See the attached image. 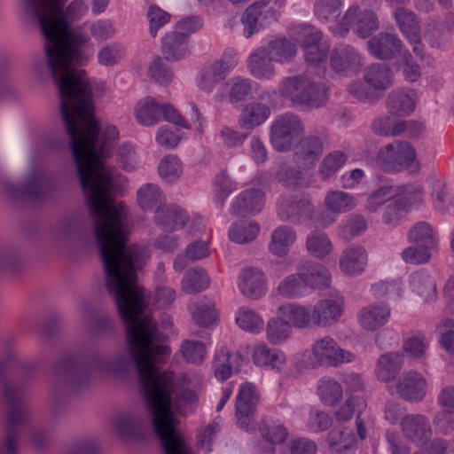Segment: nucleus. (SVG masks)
Returning <instances> with one entry per match:
<instances>
[{"mask_svg": "<svg viewBox=\"0 0 454 454\" xmlns=\"http://www.w3.org/2000/svg\"><path fill=\"white\" fill-rule=\"evenodd\" d=\"M85 43L69 42L46 48V63L36 62L34 69L41 78L47 72L58 86L60 113L98 249H125L129 247L131 217L123 202L115 203L112 194L115 169L105 164L119 132L114 126H108L100 134V124L92 111L89 78L84 70L74 67L82 61Z\"/></svg>", "mask_w": 454, "mask_h": 454, "instance_id": "obj_1", "label": "nucleus"}, {"mask_svg": "<svg viewBox=\"0 0 454 454\" xmlns=\"http://www.w3.org/2000/svg\"><path fill=\"white\" fill-rule=\"evenodd\" d=\"M99 253L106 270L107 290L125 324L129 354L121 353L113 357L93 355L88 358L81 354L63 355L54 367L51 387L56 398L63 394L87 389L95 373L121 375L129 370L132 363L137 368L130 348L129 330L152 325L156 329L154 342L159 344L157 324L151 316L145 314L148 301L144 288L137 285V271L148 257V247L132 244L125 249H104Z\"/></svg>", "mask_w": 454, "mask_h": 454, "instance_id": "obj_2", "label": "nucleus"}, {"mask_svg": "<svg viewBox=\"0 0 454 454\" xmlns=\"http://www.w3.org/2000/svg\"><path fill=\"white\" fill-rule=\"evenodd\" d=\"M156 329L153 325L129 330L130 348L138 369L139 388L146 411L153 422V432L160 442L163 454H193L180 429V420L173 408L180 411L184 406L198 401L194 390L178 391L179 383L169 371H160L170 355V348L154 342Z\"/></svg>", "mask_w": 454, "mask_h": 454, "instance_id": "obj_3", "label": "nucleus"}, {"mask_svg": "<svg viewBox=\"0 0 454 454\" xmlns=\"http://www.w3.org/2000/svg\"><path fill=\"white\" fill-rule=\"evenodd\" d=\"M27 19L36 23L43 35L44 49L69 42L87 43L88 37L71 27L63 12L62 0H23Z\"/></svg>", "mask_w": 454, "mask_h": 454, "instance_id": "obj_4", "label": "nucleus"}, {"mask_svg": "<svg viewBox=\"0 0 454 454\" xmlns=\"http://www.w3.org/2000/svg\"><path fill=\"white\" fill-rule=\"evenodd\" d=\"M281 97L303 111L317 109L329 100V88L317 83L305 74L286 77L279 86Z\"/></svg>", "mask_w": 454, "mask_h": 454, "instance_id": "obj_5", "label": "nucleus"}, {"mask_svg": "<svg viewBox=\"0 0 454 454\" xmlns=\"http://www.w3.org/2000/svg\"><path fill=\"white\" fill-rule=\"evenodd\" d=\"M161 115L168 122L187 129L192 128L171 104L165 103L160 105L152 97H146L140 100L135 107V117L138 123L144 126L149 127L157 124Z\"/></svg>", "mask_w": 454, "mask_h": 454, "instance_id": "obj_6", "label": "nucleus"}, {"mask_svg": "<svg viewBox=\"0 0 454 454\" xmlns=\"http://www.w3.org/2000/svg\"><path fill=\"white\" fill-rule=\"evenodd\" d=\"M304 130L303 122L298 115L291 113L278 115L270 127L272 146L278 152H288Z\"/></svg>", "mask_w": 454, "mask_h": 454, "instance_id": "obj_7", "label": "nucleus"}, {"mask_svg": "<svg viewBox=\"0 0 454 454\" xmlns=\"http://www.w3.org/2000/svg\"><path fill=\"white\" fill-rule=\"evenodd\" d=\"M3 193L11 200H28L41 201L46 195L49 188V179L41 172L28 175L23 186L16 185L10 180L4 178L0 183Z\"/></svg>", "mask_w": 454, "mask_h": 454, "instance_id": "obj_8", "label": "nucleus"}, {"mask_svg": "<svg viewBox=\"0 0 454 454\" xmlns=\"http://www.w3.org/2000/svg\"><path fill=\"white\" fill-rule=\"evenodd\" d=\"M270 1L255 2L246 10L242 22L245 26L244 33L247 38L277 21L278 12L273 7L269 6Z\"/></svg>", "mask_w": 454, "mask_h": 454, "instance_id": "obj_9", "label": "nucleus"}, {"mask_svg": "<svg viewBox=\"0 0 454 454\" xmlns=\"http://www.w3.org/2000/svg\"><path fill=\"white\" fill-rule=\"evenodd\" d=\"M4 397L8 405L6 431L20 434V430L29 423V409L18 390L11 385L4 387Z\"/></svg>", "mask_w": 454, "mask_h": 454, "instance_id": "obj_10", "label": "nucleus"}, {"mask_svg": "<svg viewBox=\"0 0 454 454\" xmlns=\"http://www.w3.org/2000/svg\"><path fill=\"white\" fill-rule=\"evenodd\" d=\"M313 356L319 365L337 366L353 359V354L339 347L331 337L317 340L311 348Z\"/></svg>", "mask_w": 454, "mask_h": 454, "instance_id": "obj_11", "label": "nucleus"}, {"mask_svg": "<svg viewBox=\"0 0 454 454\" xmlns=\"http://www.w3.org/2000/svg\"><path fill=\"white\" fill-rule=\"evenodd\" d=\"M314 207L307 198L282 197L278 215L282 220L297 224L312 217Z\"/></svg>", "mask_w": 454, "mask_h": 454, "instance_id": "obj_12", "label": "nucleus"}, {"mask_svg": "<svg viewBox=\"0 0 454 454\" xmlns=\"http://www.w3.org/2000/svg\"><path fill=\"white\" fill-rule=\"evenodd\" d=\"M404 438L416 445L423 444L432 436L429 419L422 414H407L401 420Z\"/></svg>", "mask_w": 454, "mask_h": 454, "instance_id": "obj_13", "label": "nucleus"}, {"mask_svg": "<svg viewBox=\"0 0 454 454\" xmlns=\"http://www.w3.org/2000/svg\"><path fill=\"white\" fill-rule=\"evenodd\" d=\"M342 309V298L337 297L323 299L313 308L312 322L318 327L331 326L340 319Z\"/></svg>", "mask_w": 454, "mask_h": 454, "instance_id": "obj_14", "label": "nucleus"}, {"mask_svg": "<svg viewBox=\"0 0 454 454\" xmlns=\"http://www.w3.org/2000/svg\"><path fill=\"white\" fill-rule=\"evenodd\" d=\"M85 235L84 222L78 216L71 215L59 221L51 231L56 245L79 240Z\"/></svg>", "mask_w": 454, "mask_h": 454, "instance_id": "obj_15", "label": "nucleus"}, {"mask_svg": "<svg viewBox=\"0 0 454 454\" xmlns=\"http://www.w3.org/2000/svg\"><path fill=\"white\" fill-rule=\"evenodd\" d=\"M399 29L412 45L414 53L422 59L421 28L417 15L408 9L399 7Z\"/></svg>", "mask_w": 454, "mask_h": 454, "instance_id": "obj_16", "label": "nucleus"}, {"mask_svg": "<svg viewBox=\"0 0 454 454\" xmlns=\"http://www.w3.org/2000/svg\"><path fill=\"white\" fill-rule=\"evenodd\" d=\"M357 6H351L343 17V24L352 26L354 31L362 38H366L379 28L375 13L372 11L359 12Z\"/></svg>", "mask_w": 454, "mask_h": 454, "instance_id": "obj_17", "label": "nucleus"}, {"mask_svg": "<svg viewBox=\"0 0 454 454\" xmlns=\"http://www.w3.org/2000/svg\"><path fill=\"white\" fill-rule=\"evenodd\" d=\"M332 68L336 73L356 74L360 69L361 59L357 51L349 45L334 49L330 57Z\"/></svg>", "mask_w": 454, "mask_h": 454, "instance_id": "obj_18", "label": "nucleus"}, {"mask_svg": "<svg viewBox=\"0 0 454 454\" xmlns=\"http://www.w3.org/2000/svg\"><path fill=\"white\" fill-rule=\"evenodd\" d=\"M258 402L259 395L256 392L255 386L250 382L243 384L239 391L235 404L236 416L239 423L247 426L249 418L256 411Z\"/></svg>", "mask_w": 454, "mask_h": 454, "instance_id": "obj_19", "label": "nucleus"}, {"mask_svg": "<svg viewBox=\"0 0 454 454\" xmlns=\"http://www.w3.org/2000/svg\"><path fill=\"white\" fill-rule=\"evenodd\" d=\"M161 51L168 61H178L189 54L188 39L183 31L175 29L165 34L161 40Z\"/></svg>", "mask_w": 454, "mask_h": 454, "instance_id": "obj_20", "label": "nucleus"}, {"mask_svg": "<svg viewBox=\"0 0 454 454\" xmlns=\"http://www.w3.org/2000/svg\"><path fill=\"white\" fill-rule=\"evenodd\" d=\"M264 197L261 189H247L235 199L231 211L236 215L258 213L264 207Z\"/></svg>", "mask_w": 454, "mask_h": 454, "instance_id": "obj_21", "label": "nucleus"}, {"mask_svg": "<svg viewBox=\"0 0 454 454\" xmlns=\"http://www.w3.org/2000/svg\"><path fill=\"white\" fill-rule=\"evenodd\" d=\"M323 152L322 140L317 136L309 135L301 139L294 157L297 163L309 168L320 159Z\"/></svg>", "mask_w": 454, "mask_h": 454, "instance_id": "obj_22", "label": "nucleus"}, {"mask_svg": "<svg viewBox=\"0 0 454 454\" xmlns=\"http://www.w3.org/2000/svg\"><path fill=\"white\" fill-rule=\"evenodd\" d=\"M237 65L233 58L222 59L202 71L200 87L204 91L209 92L215 84L225 79L227 73Z\"/></svg>", "mask_w": 454, "mask_h": 454, "instance_id": "obj_23", "label": "nucleus"}, {"mask_svg": "<svg viewBox=\"0 0 454 454\" xmlns=\"http://www.w3.org/2000/svg\"><path fill=\"white\" fill-rule=\"evenodd\" d=\"M297 270L305 286H309L312 288H322L329 285V271L320 263L307 261L302 262Z\"/></svg>", "mask_w": 454, "mask_h": 454, "instance_id": "obj_24", "label": "nucleus"}, {"mask_svg": "<svg viewBox=\"0 0 454 454\" xmlns=\"http://www.w3.org/2000/svg\"><path fill=\"white\" fill-rule=\"evenodd\" d=\"M187 222L186 212L176 205L162 206L155 212V223L168 231L181 229Z\"/></svg>", "mask_w": 454, "mask_h": 454, "instance_id": "obj_25", "label": "nucleus"}, {"mask_svg": "<svg viewBox=\"0 0 454 454\" xmlns=\"http://www.w3.org/2000/svg\"><path fill=\"white\" fill-rule=\"evenodd\" d=\"M427 393L426 380L416 372H409L402 382L399 381V395L411 403L420 402Z\"/></svg>", "mask_w": 454, "mask_h": 454, "instance_id": "obj_26", "label": "nucleus"}, {"mask_svg": "<svg viewBox=\"0 0 454 454\" xmlns=\"http://www.w3.org/2000/svg\"><path fill=\"white\" fill-rule=\"evenodd\" d=\"M239 287L244 295L250 299H259L266 292L264 274L254 268L244 270L240 275Z\"/></svg>", "mask_w": 454, "mask_h": 454, "instance_id": "obj_27", "label": "nucleus"}, {"mask_svg": "<svg viewBox=\"0 0 454 454\" xmlns=\"http://www.w3.org/2000/svg\"><path fill=\"white\" fill-rule=\"evenodd\" d=\"M370 52L377 59L388 60L395 57L397 38L391 33H379L367 42Z\"/></svg>", "mask_w": 454, "mask_h": 454, "instance_id": "obj_28", "label": "nucleus"}, {"mask_svg": "<svg viewBox=\"0 0 454 454\" xmlns=\"http://www.w3.org/2000/svg\"><path fill=\"white\" fill-rule=\"evenodd\" d=\"M364 80L375 92L382 95V91L392 85L394 75L387 65L374 63L366 68Z\"/></svg>", "mask_w": 454, "mask_h": 454, "instance_id": "obj_29", "label": "nucleus"}, {"mask_svg": "<svg viewBox=\"0 0 454 454\" xmlns=\"http://www.w3.org/2000/svg\"><path fill=\"white\" fill-rule=\"evenodd\" d=\"M388 114L375 120L372 124V131L379 136H395L397 134V96L391 93L387 100Z\"/></svg>", "mask_w": 454, "mask_h": 454, "instance_id": "obj_30", "label": "nucleus"}, {"mask_svg": "<svg viewBox=\"0 0 454 454\" xmlns=\"http://www.w3.org/2000/svg\"><path fill=\"white\" fill-rule=\"evenodd\" d=\"M272 60L275 59L266 47H260L248 58V68L256 78L270 79L275 74Z\"/></svg>", "mask_w": 454, "mask_h": 454, "instance_id": "obj_31", "label": "nucleus"}, {"mask_svg": "<svg viewBox=\"0 0 454 454\" xmlns=\"http://www.w3.org/2000/svg\"><path fill=\"white\" fill-rule=\"evenodd\" d=\"M424 191L420 184L414 182L399 185V212H411L424 203Z\"/></svg>", "mask_w": 454, "mask_h": 454, "instance_id": "obj_32", "label": "nucleus"}, {"mask_svg": "<svg viewBox=\"0 0 454 454\" xmlns=\"http://www.w3.org/2000/svg\"><path fill=\"white\" fill-rule=\"evenodd\" d=\"M331 454H354L356 439L351 430L334 428L327 436Z\"/></svg>", "mask_w": 454, "mask_h": 454, "instance_id": "obj_33", "label": "nucleus"}, {"mask_svg": "<svg viewBox=\"0 0 454 454\" xmlns=\"http://www.w3.org/2000/svg\"><path fill=\"white\" fill-rule=\"evenodd\" d=\"M390 316V309L384 304H374L364 307L360 314L359 320L362 326L368 331H374L384 325Z\"/></svg>", "mask_w": 454, "mask_h": 454, "instance_id": "obj_34", "label": "nucleus"}, {"mask_svg": "<svg viewBox=\"0 0 454 454\" xmlns=\"http://www.w3.org/2000/svg\"><path fill=\"white\" fill-rule=\"evenodd\" d=\"M367 264V254L362 247H348L340 260V270L348 275L361 273Z\"/></svg>", "mask_w": 454, "mask_h": 454, "instance_id": "obj_35", "label": "nucleus"}, {"mask_svg": "<svg viewBox=\"0 0 454 454\" xmlns=\"http://www.w3.org/2000/svg\"><path fill=\"white\" fill-rule=\"evenodd\" d=\"M295 240L294 229L287 225H281L273 231L269 249L274 255L283 257L288 254L290 247Z\"/></svg>", "mask_w": 454, "mask_h": 454, "instance_id": "obj_36", "label": "nucleus"}, {"mask_svg": "<svg viewBox=\"0 0 454 454\" xmlns=\"http://www.w3.org/2000/svg\"><path fill=\"white\" fill-rule=\"evenodd\" d=\"M270 109L262 103L247 105L239 118V125L246 129H253L262 124L270 116Z\"/></svg>", "mask_w": 454, "mask_h": 454, "instance_id": "obj_37", "label": "nucleus"}, {"mask_svg": "<svg viewBox=\"0 0 454 454\" xmlns=\"http://www.w3.org/2000/svg\"><path fill=\"white\" fill-rule=\"evenodd\" d=\"M421 171V163L414 145L409 141L399 140V173L406 172L416 176Z\"/></svg>", "mask_w": 454, "mask_h": 454, "instance_id": "obj_38", "label": "nucleus"}, {"mask_svg": "<svg viewBox=\"0 0 454 454\" xmlns=\"http://www.w3.org/2000/svg\"><path fill=\"white\" fill-rule=\"evenodd\" d=\"M278 313L285 317L291 326L307 328L312 322V311L309 308L288 303L278 308Z\"/></svg>", "mask_w": 454, "mask_h": 454, "instance_id": "obj_39", "label": "nucleus"}, {"mask_svg": "<svg viewBox=\"0 0 454 454\" xmlns=\"http://www.w3.org/2000/svg\"><path fill=\"white\" fill-rule=\"evenodd\" d=\"M113 427L121 437L133 439L140 434L141 420L134 414H119L113 419Z\"/></svg>", "mask_w": 454, "mask_h": 454, "instance_id": "obj_40", "label": "nucleus"}, {"mask_svg": "<svg viewBox=\"0 0 454 454\" xmlns=\"http://www.w3.org/2000/svg\"><path fill=\"white\" fill-rule=\"evenodd\" d=\"M210 278L202 268H192L187 270L182 281V290L188 294H198L207 288Z\"/></svg>", "mask_w": 454, "mask_h": 454, "instance_id": "obj_41", "label": "nucleus"}, {"mask_svg": "<svg viewBox=\"0 0 454 454\" xmlns=\"http://www.w3.org/2000/svg\"><path fill=\"white\" fill-rule=\"evenodd\" d=\"M137 200L144 211H149L160 207L164 196L157 185L145 184L137 191Z\"/></svg>", "mask_w": 454, "mask_h": 454, "instance_id": "obj_42", "label": "nucleus"}, {"mask_svg": "<svg viewBox=\"0 0 454 454\" xmlns=\"http://www.w3.org/2000/svg\"><path fill=\"white\" fill-rule=\"evenodd\" d=\"M407 238L418 247L434 249L436 244L432 225L424 221L415 223L409 230Z\"/></svg>", "mask_w": 454, "mask_h": 454, "instance_id": "obj_43", "label": "nucleus"}, {"mask_svg": "<svg viewBox=\"0 0 454 454\" xmlns=\"http://www.w3.org/2000/svg\"><path fill=\"white\" fill-rule=\"evenodd\" d=\"M262 437L271 444H282L288 437L287 428L278 420L264 419L260 425Z\"/></svg>", "mask_w": 454, "mask_h": 454, "instance_id": "obj_44", "label": "nucleus"}, {"mask_svg": "<svg viewBox=\"0 0 454 454\" xmlns=\"http://www.w3.org/2000/svg\"><path fill=\"white\" fill-rule=\"evenodd\" d=\"M410 284L412 290L427 301L435 296V282L426 271L420 270L411 274Z\"/></svg>", "mask_w": 454, "mask_h": 454, "instance_id": "obj_45", "label": "nucleus"}, {"mask_svg": "<svg viewBox=\"0 0 454 454\" xmlns=\"http://www.w3.org/2000/svg\"><path fill=\"white\" fill-rule=\"evenodd\" d=\"M253 360L256 365L278 367L286 362L285 355L278 349H271L265 344L257 346L253 353Z\"/></svg>", "mask_w": 454, "mask_h": 454, "instance_id": "obj_46", "label": "nucleus"}, {"mask_svg": "<svg viewBox=\"0 0 454 454\" xmlns=\"http://www.w3.org/2000/svg\"><path fill=\"white\" fill-rule=\"evenodd\" d=\"M427 347L428 340L426 335L418 331L404 340L403 345V355L411 359H420L424 357Z\"/></svg>", "mask_w": 454, "mask_h": 454, "instance_id": "obj_47", "label": "nucleus"}, {"mask_svg": "<svg viewBox=\"0 0 454 454\" xmlns=\"http://www.w3.org/2000/svg\"><path fill=\"white\" fill-rule=\"evenodd\" d=\"M266 49L276 61L281 63L289 62L297 52L295 43L286 38L270 41Z\"/></svg>", "mask_w": 454, "mask_h": 454, "instance_id": "obj_48", "label": "nucleus"}, {"mask_svg": "<svg viewBox=\"0 0 454 454\" xmlns=\"http://www.w3.org/2000/svg\"><path fill=\"white\" fill-rule=\"evenodd\" d=\"M306 247L309 253L317 258H324L333 249L327 235L320 231H314L307 238Z\"/></svg>", "mask_w": 454, "mask_h": 454, "instance_id": "obj_49", "label": "nucleus"}, {"mask_svg": "<svg viewBox=\"0 0 454 454\" xmlns=\"http://www.w3.org/2000/svg\"><path fill=\"white\" fill-rule=\"evenodd\" d=\"M260 231L259 225L254 223H241L233 224L230 231V239L239 244H245L253 241Z\"/></svg>", "mask_w": 454, "mask_h": 454, "instance_id": "obj_50", "label": "nucleus"}, {"mask_svg": "<svg viewBox=\"0 0 454 454\" xmlns=\"http://www.w3.org/2000/svg\"><path fill=\"white\" fill-rule=\"evenodd\" d=\"M236 322L244 331L258 333L263 328L262 318L253 309L242 307L237 314Z\"/></svg>", "mask_w": 454, "mask_h": 454, "instance_id": "obj_51", "label": "nucleus"}, {"mask_svg": "<svg viewBox=\"0 0 454 454\" xmlns=\"http://www.w3.org/2000/svg\"><path fill=\"white\" fill-rule=\"evenodd\" d=\"M325 204L328 210L338 214L352 209L356 202L354 198L348 193L344 192H331L326 195Z\"/></svg>", "mask_w": 454, "mask_h": 454, "instance_id": "obj_52", "label": "nucleus"}, {"mask_svg": "<svg viewBox=\"0 0 454 454\" xmlns=\"http://www.w3.org/2000/svg\"><path fill=\"white\" fill-rule=\"evenodd\" d=\"M291 331L289 322L279 317L271 318L267 324V338L272 344H278L286 340Z\"/></svg>", "mask_w": 454, "mask_h": 454, "instance_id": "obj_53", "label": "nucleus"}, {"mask_svg": "<svg viewBox=\"0 0 454 454\" xmlns=\"http://www.w3.org/2000/svg\"><path fill=\"white\" fill-rule=\"evenodd\" d=\"M183 358L190 364H200L206 356V346L200 340H184L180 348Z\"/></svg>", "mask_w": 454, "mask_h": 454, "instance_id": "obj_54", "label": "nucleus"}, {"mask_svg": "<svg viewBox=\"0 0 454 454\" xmlns=\"http://www.w3.org/2000/svg\"><path fill=\"white\" fill-rule=\"evenodd\" d=\"M165 58L156 56L149 67L151 77L158 83L167 85L172 82L174 74L171 68L165 63Z\"/></svg>", "mask_w": 454, "mask_h": 454, "instance_id": "obj_55", "label": "nucleus"}, {"mask_svg": "<svg viewBox=\"0 0 454 454\" xmlns=\"http://www.w3.org/2000/svg\"><path fill=\"white\" fill-rule=\"evenodd\" d=\"M318 390L323 401L330 406L335 405L342 397V387L333 380H321Z\"/></svg>", "mask_w": 454, "mask_h": 454, "instance_id": "obj_56", "label": "nucleus"}, {"mask_svg": "<svg viewBox=\"0 0 454 454\" xmlns=\"http://www.w3.org/2000/svg\"><path fill=\"white\" fill-rule=\"evenodd\" d=\"M367 228V223L362 215L351 216L340 229L339 235L346 242L359 236Z\"/></svg>", "mask_w": 454, "mask_h": 454, "instance_id": "obj_57", "label": "nucleus"}, {"mask_svg": "<svg viewBox=\"0 0 454 454\" xmlns=\"http://www.w3.org/2000/svg\"><path fill=\"white\" fill-rule=\"evenodd\" d=\"M159 175L161 178L173 182L182 174V166L176 156L167 155L159 164Z\"/></svg>", "mask_w": 454, "mask_h": 454, "instance_id": "obj_58", "label": "nucleus"}, {"mask_svg": "<svg viewBox=\"0 0 454 454\" xmlns=\"http://www.w3.org/2000/svg\"><path fill=\"white\" fill-rule=\"evenodd\" d=\"M304 284L299 277V272L285 278L278 286V292L286 298H297L301 295Z\"/></svg>", "mask_w": 454, "mask_h": 454, "instance_id": "obj_59", "label": "nucleus"}, {"mask_svg": "<svg viewBox=\"0 0 454 454\" xmlns=\"http://www.w3.org/2000/svg\"><path fill=\"white\" fill-rule=\"evenodd\" d=\"M346 155L340 151L329 153L319 167V174L323 179L333 176L346 161Z\"/></svg>", "mask_w": 454, "mask_h": 454, "instance_id": "obj_60", "label": "nucleus"}, {"mask_svg": "<svg viewBox=\"0 0 454 454\" xmlns=\"http://www.w3.org/2000/svg\"><path fill=\"white\" fill-rule=\"evenodd\" d=\"M376 162L384 171L395 170L397 167V145L391 143L381 148L378 153Z\"/></svg>", "mask_w": 454, "mask_h": 454, "instance_id": "obj_61", "label": "nucleus"}, {"mask_svg": "<svg viewBox=\"0 0 454 454\" xmlns=\"http://www.w3.org/2000/svg\"><path fill=\"white\" fill-rule=\"evenodd\" d=\"M249 79L237 78L229 89V100L231 104L245 101L252 90Z\"/></svg>", "mask_w": 454, "mask_h": 454, "instance_id": "obj_62", "label": "nucleus"}, {"mask_svg": "<svg viewBox=\"0 0 454 454\" xmlns=\"http://www.w3.org/2000/svg\"><path fill=\"white\" fill-rule=\"evenodd\" d=\"M450 34L449 27L443 22L428 29L425 34V38L431 46L440 48L448 43Z\"/></svg>", "mask_w": 454, "mask_h": 454, "instance_id": "obj_63", "label": "nucleus"}, {"mask_svg": "<svg viewBox=\"0 0 454 454\" xmlns=\"http://www.w3.org/2000/svg\"><path fill=\"white\" fill-rule=\"evenodd\" d=\"M215 187L218 202L223 205L225 199L236 189V184L228 173L223 170L215 177Z\"/></svg>", "mask_w": 454, "mask_h": 454, "instance_id": "obj_64", "label": "nucleus"}]
</instances>
